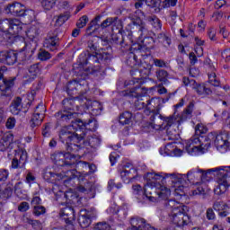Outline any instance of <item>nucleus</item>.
<instances>
[{
  "label": "nucleus",
  "mask_w": 230,
  "mask_h": 230,
  "mask_svg": "<svg viewBox=\"0 0 230 230\" xmlns=\"http://www.w3.org/2000/svg\"><path fill=\"white\" fill-rule=\"evenodd\" d=\"M140 16L134 19L132 23L128 26V32H124L126 37L129 39L132 45L129 49L131 57L137 58V57H143V51L150 49L152 48L150 44H154V38L146 37L148 31L145 28V14L139 13Z\"/></svg>",
  "instance_id": "obj_1"
},
{
  "label": "nucleus",
  "mask_w": 230,
  "mask_h": 230,
  "mask_svg": "<svg viewBox=\"0 0 230 230\" xmlns=\"http://www.w3.org/2000/svg\"><path fill=\"white\" fill-rule=\"evenodd\" d=\"M84 128L94 131L98 128V122L94 119H78L72 126H67L59 131V139L61 143H66L67 152H78V145L71 141L79 142L85 137Z\"/></svg>",
  "instance_id": "obj_2"
},
{
  "label": "nucleus",
  "mask_w": 230,
  "mask_h": 230,
  "mask_svg": "<svg viewBox=\"0 0 230 230\" xmlns=\"http://www.w3.org/2000/svg\"><path fill=\"white\" fill-rule=\"evenodd\" d=\"M204 142L200 141L199 136L192 137L186 144V150L190 155H200L206 154L208 148L211 146V141L217 148H224L230 146V134L212 132L206 137H202Z\"/></svg>",
  "instance_id": "obj_3"
},
{
  "label": "nucleus",
  "mask_w": 230,
  "mask_h": 230,
  "mask_svg": "<svg viewBox=\"0 0 230 230\" xmlns=\"http://www.w3.org/2000/svg\"><path fill=\"white\" fill-rule=\"evenodd\" d=\"M193 109H195V103L190 102L189 105L183 110V111L179 114L177 110L174 113L169 117H164L161 114H155L151 118L153 121V127L155 130H166L168 136H173V133L170 130L173 125H181L188 119H191L193 116Z\"/></svg>",
  "instance_id": "obj_4"
},
{
  "label": "nucleus",
  "mask_w": 230,
  "mask_h": 230,
  "mask_svg": "<svg viewBox=\"0 0 230 230\" xmlns=\"http://www.w3.org/2000/svg\"><path fill=\"white\" fill-rule=\"evenodd\" d=\"M184 175L181 174H165L163 176L162 174L155 172H147L145 174L144 179L146 181V186H151V188H155V192H161V188H165L164 182L166 179H171V182L174 184V191L179 193V191H182L184 186H181L184 184Z\"/></svg>",
  "instance_id": "obj_5"
},
{
  "label": "nucleus",
  "mask_w": 230,
  "mask_h": 230,
  "mask_svg": "<svg viewBox=\"0 0 230 230\" xmlns=\"http://www.w3.org/2000/svg\"><path fill=\"white\" fill-rule=\"evenodd\" d=\"M4 24L8 25V33L14 35V37H21L24 40L25 37H28L31 40H33L37 35H39V27L36 22L34 24L22 23L19 19H6L4 21Z\"/></svg>",
  "instance_id": "obj_6"
},
{
  "label": "nucleus",
  "mask_w": 230,
  "mask_h": 230,
  "mask_svg": "<svg viewBox=\"0 0 230 230\" xmlns=\"http://www.w3.org/2000/svg\"><path fill=\"white\" fill-rule=\"evenodd\" d=\"M133 194L137 196V199H148L151 202H159V200H166L170 199L172 191L166 187H161V191L156 192L155 187L146 185L144 190L141 185L132 186Z\"/></svg>",
  "instance_id": "obj_7"
},
{
  "label": "nucleus",
  "mask_w": 230,
  "mask_h": 230,
  "mask_svg": "<svg viewBox=\"0 0 230 230\" xmlns=\"http://www.w3.org/2000/svg\"><path fill=\"white\" fill-rule=\"evenodd\" d=\"M164 206L167 207V209L171 210L170 220L177 226L178 227H184V226H188V222H190V217L186 214V209L188 207L181 205L179 202H176L173 199H164Z\"/></svg>",
  "instance_id": "obj_8"
},
{
  "label": "nucleus",
  "mask_w": 230,
  "mask_h": 230,
  "mask_svg": "<svg viewBox=\"0 0 230 230\" xmlns=\"http://www.w3.org/2000/svg\"><path fill=\"white\" fill-rule=\"evenodd\" d=\"M141 84H143V79L136 77L125 82L127 87H131L127 93L128 96L137 98L135 101V109H137V111H141V109H145V111L146 110V102L141 98L145 92V88L141 87Z\"/></svg>",
  "instance_id": "obj_9"
},
{
  "label": "nucleus",
  "mask_w": 230,
  "mask_h": 230,
  "mask_svg": "<svg viewBox=\"0 0 230 230\" xmlns=\"http://www.w3.org/2000/svg\"><path fill=\"white\" fill-rule=\"evenodd\" d=\"M75 154L76 152L54 153L51 155V160L57 166H73L76 163Z\"/></svg>",
  "instance_id": "obj_10"
},
{
  "label": "nucleus",
  "mask_w": 230,
  "mask_h": 230,
  "mask_svg": "<svg viewBox=\"0 0 230 230\" xmlns=\"http://www.w3.org/2000/svg\"><path fill=\"white\" fill-rule=\"evenodd\" d=\"M87 64H89L87 59H80L77 64L74 65L75 73H78L81 76H87V75H95L98 73L99 68L96 66H87Z\"/></svg>",
  "instance_id": "obj_11"
},
{
  "label": "nucleus",
  "mask_w": 230,
  "mask_h": 230,
  "mask_svg": "<svg viewBox=\"0 0 230 230\" xmlns=\"http://www.w3.org/2000/svg\"><path fill=\"white\" fill-rule=\"evenodd\" d=\"M77 116L78 113L73 111V109L71 108L61 110L55 114L58 123H74Z\"/></svg>",
  "instance_id": "obj_12"
},
{
  "label": "nucleus",
  "mask_w": 230,
  "mask_h": 230,
  "mask_svg": "<svg viewBox=\"0 0 230 230\" xmlns=\"http://www.w3.org/2000/svg\"><path fill=\"white\" fill-rule=\"evenodd\" d=\"M14 158L12 161V168H24L26 166V161H28V152L26 149L14 150Z\"/></svg>",
  "instance_id": "obj_13"
},
{
  "label": "nucleus",
  "mask_w": 230,
  "mask_h": 230,
  "mask_svg": "<svg viewBox=\"0 0 230 230\" xmlns=\"http://www.w3.org/2000/svg\"><path fill=\"white\" fill-rule=\"evenodd\" d=\"M44 112H46V106L43 103H40L36 107L34 114L30 122L31 128L40 127V125L42 124V120L44 119Z\"/></svg>",
  "instance_id": "obj_14"
},
{
  "label": "nucleus",
  "mask_w": 230,
  "mask_h": 230,
  "mask_svg": "<svg viewBox=\"0 0 230 230\" xmlns=\"http://www.w3.org/2000/svg\"><path fill=\"white\" fill-rule=\"evenodd\" d=\"M25 10L26 6H24V4L19 2H14L4 8V13L15 15L16 17H22Z\"/></svg>",
  "instance_id": "obj_15"
},
{
  "label": "nucleus",
  "mask_w": 230,
  "mask_h": 230,
  "mask_svg": "<svg viewBox=\"0 0 230 230\" xmlns=\"http://www.w3.org/2000/svg\"><path fill=\"white\" fill-rule=\"evenodd\" d=\"M84 84H80L78 81L74 80L67 84L66 89L68 94H85L87 91L84 89Z\"/></svg>",
  "instance_id": "obj_16"
},
{
  "label": "nucleus",
  "mask_w": 230,
  "mask_h": 230,
  "mask_svg": "<svg viewBox=\"0 0 230 230\" xmlns=\"http://www.w3.org/2000/svg\"><path fill=\"white\" fill-rule=\"evenodd\" d=\"M157 99L155 98H152L150 100H147L146 102V110L144 111L145 114L148 115V114H152L150 117V127H152V128H154V121L152 120V118H154V116H155V114H159V113H155L154 112L155 111V107H157L158 103H157Z\"/></svg>",
  "instance_id": "obj_17"
},
{
  "label": "nucleus",
  "mask_w": 230,
  "mask_h": 230,
  "mask_svg": "<svg viewBox=\"0 0 230 230\" xmlns=\"http://www.w3.org/2000/svg\"><path fill=\"white\" fill-rule=\"evenodd\" d=\"M114 24H117L119 33H120V35H122V37H126V35H127L126 33H128V27L127 28L126 31L123 30V25L121 24V21H116V20H113L112 18H108V19H106L105 21L102 22L101 26L102 28H108V26H112Z\"/></svg>",
  "instance_id": "obj_18"
},
{
  "label": "nucleus",
  "mask_w": 230,
  "mask_h": 230,
  "mask_svg": "<svg viewBox=\"0 0 230 230\" xmlns=\"http://www.w3.org/2000/svg\"><path fill=\"white\" fill-rule=\"evenodd\" d=\"M83 214L79 216L78 221L82 227H88L91 225V219L94 218V213H91L87 210H83Z\"/></svg>",
  "instance_id": "obj_19"
},
{
  "label": "nucleus",
  "mask_w": 230,
  "mask_h": 230,
  "mask_svg": "<svg viewBox=\"0 0 230 230\" xmlns=\"http://www.w3.org/2000/svg\"><path fill=\"white\" fill-rule=\"evenodd\" d=\"M146 4V6H150V8H156L155 12H159L161 9V0H139L135 4V8H141L143 4Z\"/></svg>",
  "instance_id": "obj_20"
},
{
  "label": "nucleus",
  "mask_w": 230,
  "mask_h": 230,
  "mask_svg": "<svg viewBox=\"0 0 230 230\" xmlns=\"http://www.w3.org/2000/svg\"><path fill=\"white\" fill-rule=\"evenodd\" d=\"M194 91L199 94V96H201V98H206V96H211L213 94V90L207 87L204 84H196L194 86Z\"/></svg>",
  "instance_id": "obj_21"
},
{
  "label": "nucleus",
  "mask_w": 230,
  "mask_h": 230,
  "mask_svg": "<svg viewBox=\"0 0 230 230\" xmlns=\"http://www.w3.org/2000/svg\"><path fill=\"white\" fill-rule=\"evenodd\" d=\"M21 111H22V99L21 97H15L10 104V112L17 116Z\"/></svg>",
  "instance_id": "obj_22"
},
{
  "label": "nucleus",
  "mask_w": 230,
  "mask_h": 230,
  "mask_svg": "<svg viewBox=\"0 0 230 230\" xmlns=\"http://www.w3.org/2000/svg\"><path fill=\"white\" fill-rule=\"evenodd\" d=\"M13 141V134L5 133L0 139V152H4Z\"/></svg>",
  "instance_id": "obj_23"
},
{
  "label": "nucleus",
  "mask_w": 230,
  "mask_h": 230,
  "mask_svg": "<svg viewBox=\"0 0 230 230\" xmlns=\"http://www.w3.org/2000/svg\"><path fill=\"white\" fill-rule=\"evenodd\" d=\"M24 55V49H22L20 52L17 50H4L0 52V58H17V57L22 58Z\"/></svg>",
  "instance_id": "obj_24"
},
{
  "label": "nucleus",
  "mask_w": 230,
  "mask_h": 230,
  "mask_svg": "<svg viewBox=\"0 0 230 230\" xmlns=\"http://www.w3.org/2000/svg\"><path fill=\"white\" fill-rule=\"evenodd\" d=\"M200 177H202L200 169L191 170L187 173V179L192 184H199V181H200Z\"/></svg>",
  "instance_id": "obj_25"
},
{
  "label": "nucleus",
  "mask_w": 230,
  "mask_h": 230,
  "mask_svg": "<svg viewBox=\"0 0 230 230\" xmlns=\"http://www.w3.org/2000/svg\"><path fill=\"white\" fill-rule=\"evenodd\" d=\"M60 217H66L65 220H73L75 218V209L72 207L66 206L59 212Z\"/></svg>",
  "instance_id": "obj_26"
},
{
  "label": "nucleus",
  "mask_w": 230,
  "mask_h": 230,
  "mask_svg": "<svg viewBox=\"0 0 230 230\" xmlns=\"http://www.w3.org/2000/svg\"><path fill=\"white\" fill-rule=\"evenodd\" d=\"M81 58H107L105 56H102V52H97L90 49L81 54Z\"/></svg>",
  "instance_id": "obj_27"
},
{
  "label": "nucleus",
  "mask_w": 230,
  "mask_h": 230,
  "mask_svg": "<svg viewBox=\"0 0 230 230\" xmlns=\"http://www.w3.org/2000/svg\"><path fill=\"white\" fill-rule=\"evenodd\" d=\"M134 119V115L130 111H125L119 116V123L121 125H130Z\"/></svg>",
  "instance_id": "obj_28"
},
{
  "label": "nucleus",
  "mask_w": 230,
  "mask_h": 230,
  "mask_svg": "<svg viewBox=\"0 0 230 230\" xmlns=\"http://www.w3.org/2000/svg\"><path fill=\"white\" fill-rule=\"evenodd\" d=\"M16 79V77H13L10 79H5L4 77H3L2 82L4 84V88L0 86L1 91H8L11 87H13V85H15Z\"/></svg>",
  "instance_id": "obj_29"
},
{
  "label": "nucleus",
  "mask_w": 230,
  "mask_h": 230,
  "mask_svg": "<svg viewBox=\"0 0 230 230\" xmlns=\"http://www.w3.org/2000/svg\"><path fill=\"white\" fill-rule=\"evenodd\" d=\"M137 175L132 171H128L127 169H122L120 172V177L123 181H132V179H136Z\"/></svg>",
  "instance_id": "obj_30"
},
{
  "label": "nucleus",
  "mask_w": 230,
  "mask_h": 230,
  "mask_svg": "<svg viewBox=\"0 0 230 230\" xmlns=\"http://www.w3.org/2000/svg\"><path fill=\"white\" fill-rule=\"evenodd\" d=\"M40 71V70L39 69V65L34 64L30 66L29 73L27 75L31 80H35V76H37V75H39Z\"/></svg>",
  "instance_id": "obj_31"
},
{
  "label": "nucleus",
  "mask_w": 230,
  "mask_h": 230,
  "mask_svg": "<svg viewBox=\"0 0 230 230\" xmlns=\"http://www.w3.org/2000/svg\"><path fill=\"white\" fill-rule=\"evenodd\" d=\"M70 17L71 14L69 13H65L64 14L59 15L56 20L57 26H62L64 23L66 22V21H69Z\"/></svg>",
  "instance_id": "obj_32"
},
{
  "label": "nucleus",
  "mask_w": 230,
  "mask_h": 230,
  "mask_svg": "<svg viewBox=\"0 0 230 230\" xmlns=\"http://www.w3.org/2000/svg\"><path fill=\"white\" fill-rule=\"evenodd\" d=\"M25 222H26V224H29L30 226H31L33 227V229H36V230L42 229V223H40V221H39V220H35V219L27 217L25 219Z\"/></svg>",
  "instance_id": "obj_33"
},
{
  "label": "nucleus",
  "mask_w": 230,
  "mask_h": 230,
  "mask_svg": "<svg viewBox=\"0 0 230 230\" xmlns=\"http://www.w3.org/2000/svg\"><path fill=\"white\" fill-rule=\"evenodd\" d=\"M22 17H25V19H28L29 22H34L35 19L37 17V14L35 13V11L33 10H24Z\"/></svg>",
  "instance_id": "obj_34"
},
{
  "label": "nucleus",
  "mask_w": 230,
  "mask_h": 230,
  "mask_svg": "<svg viewBox=\"0 0 230 230\" xmlns=\"http://www.w3.org/2000/svg\"><path fill=\"white\" fill-rule=\"evenodd\" d=\"M55 4H57V0H41V6L44 10H52L55 8Z\"/></svg>",
  "instance_id": "obj_35"
},
{
  "label": "nucleus",
  "mask_w": 230,
  "mask_h": 230,
  "mask_svg": "<svg viewBox=\"0 0 230 230\" xmlns=\"http://www.w3.org/2000/svg\"><path fill=\"white\" fill-rule=\"evenodd\" d=\"M102 111H103V106L102 103L93 102L92 104V112L95 114V116H98V114H101Z\"/></svg>",
  "instance_id": "obj_36"
},
{
  "label": "nucleus",
  "mask_w": 230,
  "mask_h": 230,
  "mask_svg": "<svg viewBox=\"0 0 230 230\" xmlns=\"http://www.w3.org/2000/svg\"><path fill=\"white\" fill-rule=\"evenodd\" d=\"M116 215H118L119 218H120V220H125V218H127V215H128V210L127 208V207H120L117 212Z\"/></svg>",
  "instance_id": "obj_37"
},
{
  "label": "nucleus",
  "mask_w": 230,
  "mask_h": 230,
  "mask_svg": "<svg viewBox=\"0 0 230 230\" xmlns=\"http://www.w3.org/2000/svg\"><path fill=\"white\" fill-rule=\"evenodd\" d=\"M156 76L160 82L166 84L168 80V72L165 70H159L156 72Z\"/></svg>",
  "instance_id": "obj_38"
},
{
  "label": "nucleus",
  "mask_w": 230,
  "mask_h": 230,
  "mask_svg": "<svg viewBox=\"0 0 230 230\" xmlns=\"http://www.w3.org/2000/svg\"><path fill=\"white\" fill-rule=\"evenodd\" d=\"M88 143L92 146V148H96V146H100L102 139L99 137L93 136L88 139Z\"/></svg>",
  "instance_id": "obj_39"
},
{
  "label": "nucleus",
  "mask_w": 230,
  "mask_h": 230,
  "mask_svg": "<svg viewBox=\"0 0 230 230\" xmlns=\"http://www.w3.org/2000/svg\"><path fill=\"white\" fill-rule=\"evenodd\" d=\"M195 132L197 136H200V134H206L208 132V127L202 123H199L195 127Z\"/></svg>",
  "instance_id": "obj_40"
},
{
  "label": "nucleus",
  "mask_w": 230,
  "mask_h": 230,
  "mask_svg": "<svg viewBox=\"0 0 230 230\" xmlns=\"http://www.w3.org/2000/svg\"><path fill=\"white\" fill-rule=\"evenodd\" d=\"M16 123L17 119L14 117H9L5 122V127L8 130H13V128H15Z\"/></svg>",
  "instance_id": "obj_41"
},
{
  "label": "nucleus",
  "mask_w": 230,
  "mask_h": 230,
  "mask_svg": "<svg viewBox=\"0 0 230 230\" xmlns=\"http://www.w3.org/2000/svg\"><path fill=\"white\" fill-rule=\"evenodd\" d=\"M75 168L79 170V172H85L84 170H87L89 168V163L84 162V161H79L75 162Z\"/></svg>",
  "instance_id": "obj_42"
},
{
  "label": "nucleus",
  "mask_w": 230,
  "mask_h": 230,
  "mask_svg": "<svg viewBox=\"0 0 230 230\" xmlns=\"http://www.w3.org/2000/svg\"><path fill=\"white\" fill-rule=\"evenodd\" d=\"M208 81L214 87H218V85H220V81L217 79V74H215V72L208 74Z\"/></svg>",
  "instance_id": "obj_43"
},
{
  "label": "nucleus",
  "mask_w": 230,
  "mask_h": 230,
  "mask_svg": "<svg viewBox=\"0 0 230 230\" xmlns=\"http://www.w3.org/2000/svg\"><path fill=\"white\" fill-rule=\"evenodd\" d=\"M93 230H111V225L107 222H99L94 226Z\"/></svg>",
  "instance_id": "obj_44"
},
{
  "label": "nucleus",
  "mask_w": 230,
  "mask_h": 230,
  "mask_svg": "<svg viewBox=\"0 0 230 230\" xmlns=\"http://www.w3.org/2000/svg\"><path fill=\"white\" fill-rule=\"evenodd\" d=\"M204 55L202 47H197L195 52L190 53V58H200Z\"/></svg>",
  "instance_id": "obj_45"
},
{
  "label": "nucleus",
  "mask_w": 230,
  "mask_h": 230,
  "mask_svg": "<svg viewBox=\"0 0 230 230\" xmlns=\"http://www.w3.org/2000/svg\"><path fill=\"white\" fill-rule=\"evenodd\" d=\"M57 46V40L55 38L51 37L45 40L44 47L49 48L50 49H53Z\"/></svg>",
  "instance_id": "obj_46"
},
{
  "label": "nucleus",
  "mask_w": 230,
  "mask_h": 230,
  "mask_svg": "<svg viewBox=\"0 0 230 230\" xmlns=\"http://www.w3.org/2000/svg\"><path fill=\"white\" fill-rule=\"evenodd\" d=\"M44 213H46V208L43 206H34L33 215H35V217H40V215H44Z\"/></svg>",
  "instance_id": "obj_47"
},
{
  "label": "nucleus",
  "mask_w": 230,
  "mask_h": 230,
  "mask_svg": "<svg viewBox=\"0 0 230 230\" xmlns=\"http://www.w3.org/2000/svg\"><path fill=\"white\" fill-rule=\"evenodd\" d=\"M178 49L180 51V53H190L191 51V48L190 45L186 44V43H181L178 46Z\"/></svg>",
  "instance_id": "obj_48"
},
{
  "label": "nucleus",
  "mask_w": 230,
  "mask_h": 230,
  "mask_svg": "<svg viewBox=\"0 0 230 230\" xmlns=\"http://www.w3.org/2000/svg\"><path fill=\"white\" fill-rule=\"evenodd\" d=\"M150 22L152 24V26H154L155 28V30H161L162 28V24H161V21L158 20L157 17L155 16H153L151 19H150Z\"/></svg>",
  "instance_id": "obj_49"
},
{
  "label": "nucleus",
  "mask_w": 230,
  "mask_h": 230,
  "mask_svg": "<svg viewBox=\"0 0 230 230\" xmlns=\"http://www.w3.org/2000/svg\"><path fill=\"white\" fill-rule=\"evenodd\" d=\"M10 197H12V190L9 188L0 190V199H10Z\"/></svg>",
  "instance_id": "obj_50"
},
{
  "label": "nucleus",
  "mask_w": 230,
  "mask_h": 230,
  "mask_svg": "<svg viewBox=\"0 0 230 230\" xmlns=\"http://www.w3.org/2000/svg\"><path fill=\"white\" fill-rule=\"evenodd\" d=\"M29 209H30V203L26 201H22L18 206V211H20L21 213H26V211H28Z\"/></svg>",
  "instance_id": "obj_51"
},
{
  "label": "nucleus",
  "mask_w": 230,
  "mask_h": 230,
  "mask_svg": "<svg viewBox=\"0 0 230 230\" xmlns=\"http://www.w3.org/2000/svg\"><path fill=\"white\" fill-rule=\"evenodd\" d=\"M128 62H132V64H129L130 67H141V66H143V63H141V59H137V58H132L128 59L127 60V64H128Z\"/></svg>",
  "instance_id": "obj_52"
},
{
  "label": "nucleus",
  "mask_w": 230,
  "mask_h": 230,
  "mask_svg": "<svg viewBox=\"0 0 230 230\" xmlns=\"http://www.w3.org/2000/svg\"><path fill=\"white\" fill-rule=\"evenodd\" d=\"M179 0H164L163 2L164 8H172L173 6H177V2Z\"/></svg>",
  "instance_id": "obj_53"
},
{
  "label": "nucleus",
  "mask_w": 230,
  "mask_h": 230,
  "mask_svg": "<svg viewBox=\"0 0 230 230\" xmlns=\"http://www.w3.org/2000/svg\"><path fill=\"white\" fill-rule=\"evenodd\" d=\"M88 21H89V18H87L86 15H84L77 22V23H76L77 28H84V26H86Z\"/></svg>",
  "instance_id": "obj_54"
},
{
  "label": "nucleus",
  "mask_w": 230,
  "mask_h": 230,
  "mask_svg": "<svg viewBox=\"0 0 230 230\" xmlns=\"http://www.w3.org/2000/svg\"><path fill=\"white\" fill-rule=\"evenodd\" d=\"M204 64V67L206 69H208V71H212L214 72L215 71V66L213 65V63L211 62V59L210 58H207L204 60L203 62Z\"/></svg>",
  "instance_id": "obj_55"
},
{
  "label": "nucleus",
  "mask_w": 230,
  "mask_h": 230,
  "mask_svg": "<svg viewBox=\"0 0 230 230\" xmlns=\"http://www.w3.org/2000/svg\"><path fill=\"white\" fill-rule=\"evenodd\" d=\"M8 175H10V172L6 169H0V182L6 181L8 179Z\"/></svg>",
  "instance_id": "obj_56"
},
{
  "label": "nucleus",
  "mask_w": 230,
  "mask_h": 230,
  "mask_svg": "<svg viewBox=\"0 0 230 230\" xmlns=\"http://www.w3.org/2000/svg\"><path fill=\"white\" fill-rule=\"evenodd\" d=\"M123 170H127L128 172H132L134 175H137V169H136L134 165H132V164L128 163L124 164Z\"/></svg>",
  "instance_id": "obj_57"
},
{
  "label": "nucleus",
  "mask_w": 230,
  "mask_h": 230,
  "mask_svg": "<svg viewBox=\"0 0 230 230\" xmlns=\"http://www.w3.org/2000/svg\"><path fill=\"white\" fill-rule=\"evenodd\" d=\"M206 215L208 220H215V218H217V216L215 215V211H213V208H208Z\"/></svg>",
  "instance_id": "obj_58"
},
{
  "label": "nucleus",
  "mask_w": 230,
  "mask_h": 230,
  "mask_svg": "<svg viewBox=\"0 0 230 230\" xmlns=\"http://www.w3.org/2000/svg\"><path fill=\"white\" fill-rule=\"evenodd\" d=\"M208 38L210 40H217V30L210 28L208 31Z\"/></svg>",
  "instance_id": "obj_59"
},
{
  "label": "nucleus",
  "mask_w": 230,
  "mask_h": 230,
  "mask_svg": "<svg viewBox=\"0 0 230 230\" xmlns=\"http://www.w3.org/2000/svg\"><path fill=\"white\" fill-rule=\"evenodd\" d=\"M73 219H66L65 222H66V227L65 229L66 230H75V225H73Z\"/></svg>",
  "instance_id": "obj_60"
},
{
  "label": "nucleus",
  "mask_w": 230,
  "mask_h": 230,
  "mask_svg": "<svg viewBox=\"0 0 230 230\" xmlns=\"http://www.w3.org/2000/svg\"><path fill=\"white\" fill-rule=\"evenodd\" d=\"M38 58H51V54L46 50H41L38 55Z\"/></svg>",
  "instance_id": "obj_61"
},
{
  "label": "nucleus",
  "mask_w": 230,
  "mask_h": 230,
  "mask_svg": "<svg viewBox=\"0 0 230 230\" xmlns=\"http://www.w3.org/2000/svg\"><path fill=\"white\" fill-rule=\"evenodd\" d=\"M154 62L156 67H166V63L163 59H155Z\"/></svg>",
  "instance_id": "obj_62"
},
{
  "label": "nucleus",
  "mask_w": 230,
  "mask_h": 230,
  "mask_svg": "<svg viewBox=\"0 0 230 230\" xmlns=\"http://www.w3.org/2000/svg\"><path fill=\"white\" fill-rule=\"evenodd\" d=\"M2 62H4V64H6L7 66H13V64H15V62H17V59L4 58V59H2Z\"/></svg>",
  "instance_id": "obj_63"
},
{
  "label": "nucleus",
  "mask_w": 230,
  "mask_h": 230,
  "mask_svg": "<svg viewBox=\"0 0 230 230\" xmlns=\"http://www.w3.org/2000/svg\"><path fill=\"white\" fill-rule=\"evenodd\" d=\"M35 181V176L31 172H28L26 176V182L31 184Z\"/></svg>",
  "instance_id": "obj_64"
}]
</instances>
